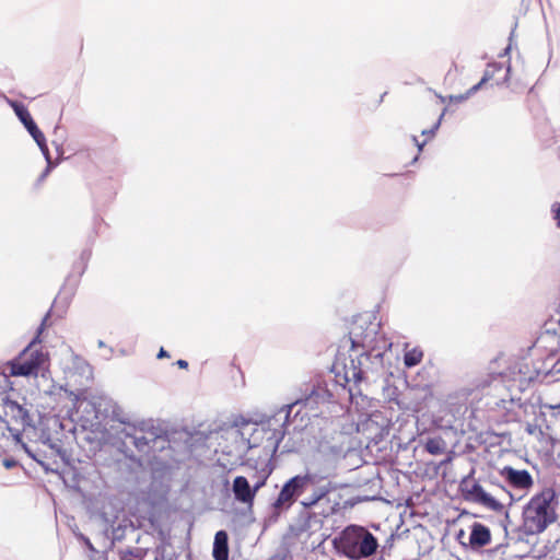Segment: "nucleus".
I'll use <instances>...</instances> for the list:
<instances>
[{
    "instance_id": "f257e3e1",
    "label": "nucleus",
    "mask_w": 560,
    "mask_h": 560,
    "mask_svg": "<svg viewBox=\"0 0 560 560\" xmlns=\"http://www.w3.org/2000/svg\"><path fill=\"white\" fill-rule=\"evenodd\" d=\"M160 441L167 442L159 428H147L144 423L141 427L132 425L121 431L119 451L131 462L130 466L140 469L145 462H151V453L155 452V445Z\"/></svg>"
},
{
    "instance_id": "f03ea898",
    "label": "nucleus",
    "mask_w": 560,
    "mask_h": 560,
    "mask_svg": "<svg viewBox=\"0 0 560 560\" xmlns=\"http://www.w3.org/2000/svg\"><path fill=\"white\" fill-rule=\"evenodd\" d=\"M559 500L553 488H544L530 498L523 509V523L517 528L520 534L537 535L557 521Z\"/></svg>"
},
{
    "instance_id": "7ed1b4c3",
    "label": "nucleus",
    "mask_w": 560,
    "mask_h": 560,
    "mask_svg": "<svg viewBox=\"0 0 560 560\" xmlns=\"http://www.w3.org/2000/svg\"><path fill=\"white\" fill-rule=\"evenodd\" d=\"M325 477L312 472L308 469L304 474L289 478L281 487L277 498L268 506L265 523L275 524L280 516L287 513L311 486L325 481Z\"/></svg>"
},
{
    "instance_id": "20e7f679",
    "label": "nucleus",
    "mask_w": 560,
    "mask_h": 560,
    "mask_svg": "<svg viewBox=\"0 0 560 560\" xmlns=\"http://www.w3.org/2000/svg\"><path fill=\"white\" fill-rule=\"evenodd\" d=\"M332 546L337 553L351 560H361L377 551L378 540L364 526L351 524L332 539Z\"/></svg>"
},
{
    "instance_id": "39448f33",
    "label": "nucleus",
    "mask_w": 560,
    "mask_h": 560,
    "mask_svg": "<svg viewBox=\"0 0 560 560\" xmlns=\"http://www.w3.org/2000/svg\"><path fill=\"white\" fill-rule=\"evenodd\" d=\"M57 299L58 298L55 299L54 304L42 319V323L37 328L36 336L19 353L16 358L8 362L11 376H37L39 370L43 369L44 365L48 362V353L44 352L42 349L35 348V346L37 343H40L42 341L40 334L46 327V323L51 314L52 307L55 306Z\"/></svg>"
},
{
    "instance_id": "423d86ee",
    "label": "nucleus",
    "mask_w": 560,
    "mask_h": 560,
    "mask_svg": "<svg viewBox=\"0 0 560 560\" xmlns=\"http://www.w3.org/2000/svg\"><path fill=\"white\" fill-rule=\"evenodd\" d=\"M334 395L328 389L327 384L325 383H316L306 387L305 393L301 395L294 402L287 406V413L284 416V421L279 424V428L272 429L271 436L268 438L269 441H272L273 452L277 451L280 442L283 440L285 435V423L289 421L291 413L294 408L298 406H303L304 408L310 409L311 411H316L320 405L328 404L332 400Z\"/></svg>"
},
{
    "instance_id": "0eeeda50",
    "label": "nucleus",
    "mask_w": 560,
    "mask_h": 560,
    "mask_svg": "<svg viewBox=\"0 0 560 560\" xmlns=\"http://www.w3.org/2000/svg\"><path fill=\"white\" fill-rule=\"evenodd\" d=\"M36 440L43 442V445L47 447L46 450H40L38 447H34L33 445H28L27 443L20 442L22 448L25 453L37 464H39L46 472H58L59 463L57 458H60L62 463L68 462L67 451L63 450L59 444L51 443L50 438L42 432L39 435L35 436Z\"/></svg>"
},
{
    "instance_id": "6e6552de",
    "label": "nucleus",
    "mask_w": 560,
    "mask_h": 560,
    "mask_svg": "<svg viewBox=\"0 0 560 560\" xmlns=\"http://www.w3.org/2000/svg\"><path fill=\"white\" fill-rule=\"evenodd\" d=\"M4 412L10 418L8 430L16 442H21L23 435H26L28 440L37 436L34 418L24 406L14 400L7 399L4 401Z\"/></svg>"
},
{
    "instance_id": "1a4fd4ad",
    "label": "nucleus",
    "mask_w": 560,
    "mask_h": 560,
    "mask_svg": "<svg viewBox=\"0 0 560 560\" xmlns=\"http://www.w3.org/2000/svg\"><path fill=\"white\" fill-rule=\"evenodd\" d=\"M475 469L463 477L458 485V491L466 502L477 503L487 509L501 513L504 510V505L488 493L478 480L474 479Z\"/></svg>"
},
{
    "instance_id": "9d476101",
    "label": "nucleus",
    "mask_w": 560,
    "mask_h": 560,
    "mask_svg": "<svg viewBox=\"0 0 560 560\" xmlns=\"http://www.w3.org/2000/svg\"><path fill=\"white\" fill-rule=\"evenodd\" d=\"M374 357L376 360L383 359V353H372L370 351L362 352L359 358L353 359L350 358L349 364L345 363L342 366L343 373L336 372L335 378L336 383L340 384L342 387L346 386V384H349L351 381L353 382V385L349 387L348 392L351 397V399L357 394H361L360 389L358 388L359 383L363 381L364 378V370H363V360H370L371 357Z\"/></svg>"
},
{
    "instance_id": "9b49d317",
    "label": "nucleus",
    "mask_w": 560,
    "mask_h": 560,
    "mask_svg": "<svg viewBox=\"0 0 560 560\" xmlns=\"http://www.w3.org/2000/svg\"><path fill=\"white\" fill-rule=\"evenodd\" d=\"M10 105L12 106L15 115L20 119V121L24 125L28 133L32 136V138L37 143L40 152L43 153L44 158H49V149L46 142V138L44 133L40 131V129L37 127L36 122L32 118L28 109L26 106L18 101L10 102Z\"/></svg>"
},
{
    "instance_id": "f8f14e48",
    "label": "nucleus",
    "mask_w": 560,
    "mask_h": 560,
    "mask_svg": "<svg viewBox=\"0 0 560 560\" xmlns=\"http://www.w3.org/2000/svg\"><path fill=\"white\" fill-rule=\"evenodd\" d=\"M312 493L300 501L302 508L311 511L322 500H324L330 492L337 489V485L330 480L323 482L319 481L315 486H311Z\"/></svg>"
},
{
    "instance_id": "ddd939ff",
    "label": "nucleus",
    "mask_w": 560,
    "mask_h": 560,
    "mask_svg": "<svg viewBox=\"0 0 560 560\" xmlns=\"http://www.w3.org/2000/svg\"><path fill=\"white\" fill-rule=\"evenodd\" d=\"M491 542V532L489 527L481 523H474L470 526L469 542L460 541V545L465 548L470 547L472 550H478Z\"/></svg>"
},
{
    "instance_id": "4468645a",
    "label": "nucleus",
    "mask_w": 560,
    "mask_h": 560,
    "mask_svg": "<svg viewBox=\"0 0 560 560\" xmlns=\"http://www.w3.org/2000/svg\"><path fill=\"white\" fill-rule=\"evenodd\" d=\"M500 474L512 487L517 489H528L534 482L532 475L526 469L517 470L511 466H505L500 470Z\"/></svg>"
},
{
    "instance_id": "2eb2a0df",
    "label": "nucleus",
    "mask_w": 560,
    "mask_h": 560,
    "mask_svg": "<svg viewBox=\"0 0 560 560\" xmlns=\"http://www.w3.org/2000/svg\"><path fill=\"white\" fill-rule=\"evenodd\" d=\"M232 492L234 494V499L237 502L247 504L248 506L253 505L256 495L246 477L236 476L234 478L232 485Z\"/></svg>"
},
{
    "instance_id": "dca6fc26",
    "label": "nucleus",
    "mask_w": 560,
    "mask_h": 560,
    "mask_svg": "<svg viewBox=\"0 0 560 560\" xmlns=\"http://www.w3.org/2000/svg\"><path fill=\"white\" fill-rule=\"evenodd\" d=\"M316 517L317 515L315 512L301 508L298 515L290 524L289 532L295 537L301 536L311 529L312 522L316 520Z\"/></svg>"
},
{
    "instance_id": "f3484780",
    "label": "nucleus",
    "mask_w": 560,
    "mask_h": 560,
    "mask_svg": "<svg viewBox=\"0 0 560 560\" xmlns=\"http://www.w3.org/2000/svg\"><path fill=\"white\" fill-rule=\"evenodd\" d=\"M90 404L95 411V418H117L116 404L106 396H92Z\"/></svg>"
},
{
    "instance_id": "a211bd4d",
    "label": "nucleus",
    "mask_w": 560,
    "mask_h": 560,
    "mask_svg": "<svg viewBox=\"0 0 560 560\" xmlns=\"http://www.w3.org/2000/svg\"><path fill=\"white\" fill-rule=\"evenodd\" d=\"M212 557L214 560H229V535L223 529L214 535Z\"/></svg>"
},
{
    "instance_id": "6ab92c4d",
    "label": "nucleus",
    "mask_w": 560,
    "mask_h": 560,
    "mask_svg": "<svg viewBox=\"0 0 560 560\" xmlns=\"http://www.w3.org/2000/svg\"><path fill=\"white\" fill-rule=\"evenodd\" d=\"M502 69H503V65L500 62L488 63L487 69L485 70L481 80L477 84H475L474 86H471L470 89H468L466 91L467 95L470 97L471 95L477 93L485 83H487L489 80H491L494 77L497 71H501Z\"/></svg>"
},
{
    "instance_id": "aec40b11",
    "label": "nucleus",
    "mask_w": 560,
    "mask_h": 560,
    "mask_svg": "<svg viewBox=\"0 0 560 560\" xmlns=\"http://www.w3.org/2000/svg\"><path fill=\"white\" fill-rule=\"evenodd\" d=\"M424 448L431 455H442L446 451V442L441 436L428 438Z\"/></svg>"
},
{
    "instance_id": "412c9836",
    "label": "nucleus",
    "mask_w": 560,
    "mask_h": 560,
    "mask_svg": "<svg viewBox=\"0 0 560 560\" xmlns=\"http://www.w3.org/2000/svg\"><path fill=\"white\" fill-rule=\"evenodd\" d=\"M423 352L419 348H413L407 351L404 355V364L406 368H413L421 362Z\"/></svg>"
},
{
    "instance_id": "4be33fe9",
    "label": "nucleus",
    "mask_w": 560,
    "mask_h": 560,
    "mask_svg": "<svg viewBox=\"0 0 560 560\" xmlns=\"http://www.w3.org/2000/svg\"><path fill=\"white\" fill-rule=\"evenodd\" d=\"M74 536L75 538L81 542L83 544L86 549L90 551L89 553V558L90 560H96L95 559V556L98 553L97 549L93 546V544L91 542L90 538L86 537L84 534L80 533V532H74Z\"/></svg>"
},
{
    "instance_id": "5701e85b",
    "label": "nucleus",
    "mask_w": 560,
    "mask_h": 560,
    "mask_svg": "<svg viewBox=\"0 0 560 560\" xmlns=\"http://www.w3.org/2000/svg\"><path fill=\"white\" fill-rule=\"evenodd\" d=\"M145 553L139 548L127 549L120 555V560H142V556H145Z\"/></svg>"
},
{
    "instance_id": "b1692460",
    "label": "nucleus",
    "mask_w": 560,
    "mask_h": 560,
    "mask_svg": "<svg viewBox=\"0 0 560 560\" xmlns=\"http://www.w3.org/2000/svg\"><path fill=\"white\" fill-rule=\"evenodd\" d=\"M515 405V400L513 398L510 399H500L495 401V407L498 409H502L505 411L506 417H511Z\"/></svg>"
},
{
    "instance_id": "393cba45",
    "label": "nucleus",
    "mask_w": 560,
    "mask_h": 560,
    "mask_svg": "<svg viewBox=\"0 0 560 560\" xmlns=\"http://www.w3.org/2000/svg\"><path fill=\"white\" fill-rule=\"evenodd\" d=\"M267 560H291L289 548L280 546Z\"/></svg>"
},
{
    "instance_id": "a878e982",
    "label": "nucleus",
    "mask_w": 560,
    "mask_h": 560,
    "mask_svg": "<svg viewBox=\"0 0 560 560\" xmlns=\"http://www.w3.org/2000/svg\"><path fill=\"white\" fill-rule=\"evenodd\" d=\"M125 536V526L119 524L117 527L113 528V541L121 540Z\"/></svg>"
},
{
    "instance_id": "bb28decb",
    "label": "nucleus",
    "mask_w": 560,
    "mask_h": 560,
    "mask_svg": "<svg viewBox=\"0 0 560 560\" xmlns=\"http://www.w3.org/2000/svg\"><path fill=\"white\" fill-rule=\"evenodd\" d=\"M45 160L47 162V166L38 177L37 183H42L52 168L51 156L49 155V158H45Z\"/></svg>"
},
{
    "instance_id": "cd10ccee",
    "label": "nucleus",
    "mask_w": 560,
    "mask_h": 560,
    "mask_svg": "<svg viewBox=\"0 0 560 560\" xmlns=\"http://www.w3.org/2000/svg\"><path fill=\"white\" fill-rule=\"evenodd\" d=\"M442 117L443 114L440 116L439 120L432 126V128L422 130V136H433L441 125Z\"/></svg>"
},
{
    "instance_id": "c85d7f7f",
    "label": "nucleus",
    "mask_w": 560,
    "mask_h": 560,
    "mask_svg": "<svg viewBox=\"0 0 560 560\" xmlns=\"http://www.w3.org/2000/svg\"><path fill=\"white\" fill-rule=\"evenodd\" d=\"M90 257H91V250H89V249H84V250L81 253V255H80V261H81V264H82V271H81V273L84 271V269H85V267H86V264H88V261H89Z\"/></svg>"
},
{
    "instance_id": "c756f323",
    "label": "nucleus",
    "mask_w": 560,
    "mask_h": 560,
    "mask_svg": "<svg viewBox=\"0 0 560 560\" xmlns=\"http://www.w3.org/2000/svg\"><path fill=\"white\" fill-rule=\"evenodd\" d=\"M268 475H265L262 478L258 479L254 486H252L254 493L256 494L258 490L265 486Z\"/></svg>"
},
{
    "instance_id": "7c9ffc66",
    "label": "nucleus",
    "mask_w": 560,
    "mask_h": 560,
    "mask_svg": "<svg viewBox=\"0 0 560 560\" xmlns=\"http://www.w3.org/2000/svg\"><path fill=\"white\" fill-rule=\"evenodd\" d=\"M552 212L555 214V220H557V225L560 228V202H555L552 205Z\"/></svg>"
},
{
    "instance_id": "2f4dec72",
    "label": "nucleus",
    "mask_w": 560,
    "mask_h": 560,
    "mask_svg": "<svg viewBox=\"0 0 560 560\" xmlns=\"http://www.w3.org/2000/svg\"><path fill=\"white\" fill-rule=\"evenodd\" d=\"M468 98H469V96L467 95V93H466V92H465L464 94L451 95V96H450V100H451L452 102H456V103H462V102H464V101H466V100H468Z\"/></svg>"
},
{
    "instance_id": "473e14b6",
    "label": "nucleus",
    "mask_w": 560,
    "mask_h": 560,
    "mask_svg": "<svg viewBox=\"0 0 560 560\" xmlns=\"http://www.w3.org/2000/svg\"><path fill=\"white\" fill-rule=\"evenodd\" d=\"M154 555V560H165V549L163 547H158Z\"/></svg>"
},
{
    "instance_id": "72a5a7b5",
    "label": "nucleus",
    "mask_w": 560,
    "mask_h": 560,
    "mask_svg": "<svg viewBox=\"0 0 560 560\" xmlns=\"http://www.w3.org/2000/svg\"><path fill=\"white\" fill-rule=\"evenodd\" d=\"M510 73H511V65L508 63L505 74H504L502 81L497 82V84L508 83L510 80Z\"/></svg>"
},
{
    "instance_id": "f704fd0d",
    "label": "nucleus",
    "mask_w": 560,
    "mask_h": 560,
    "mask_svg": "<svg viewBox=\"0 0 560 560\" xmlns=\"http://www.w3.org/2000/svg\"><path fill=\"white\" fill-rule=\"evenodd\" d=\"M514 32H515V28H513V30H512V32H511V34H510V37H509L510 44H509V45H508V47L504 49L503 54H500V56H501V57H502V56H505V55H508V54L510 52L511 47H512L511 42H512V39H513Z\"/></svg>"
},
{
    "instance_id": "c9c22d12",
    "label": "nucleus",
    "mask_w": 560,
    "mask_h": 560,
    "mask_svg": "<svg viewBox=\"0 0 560 560\" xmlns=\"http://www.w3.org/2000/svg\"><path fill=\"white\" fill-rule=\"evenodd\" d=\"M412 141H413V143L418 147V150H419V151H421V150H422V148H423V147H424V144H425V141H423V142H419L418 137H417V136H412Z\"/></svg>"
},
{
    "instance_id": "e433bc0d",
    "label": "nucleus",
    "mask_w": 560,
    "mask_h": 560,
    "mask_svg": "<svg viewBox=\"0 0 560 560\" xmlns=\"http://www.w3.org/2000/svg\"><path fill=\"white\" fill-rule=\"evenodd\" d=\"M176 365L179 369H187L188 368V362L186 360L179 359V360H177Z\"/></svg>"
},
{
    "instance_id": "4c0bfd02",
    "label": "nucleus",
    "mask_w": 560,
    "mask_h": 560,
    "mask_svg": "<svg viewBox=\"0 0 560 560\" xmlns=\"http://www.w3.org/2000/svg\"><path fill=\"white\" fill-rule=\"evenodd\" d=\"M156 357H158V359H162V358H168L170 354L164 348H161Z\"/></svg>"
},
{
    "instance_id": "58836bf2",
    "label": "nucleus",
    "mask_w": 560,
    "mask_h": 560,
    "mask_svg": "<svg viewBox=\"0 0 560 560\" xmlns=\"http://www.w3.org/2000/svg\"><path fill=\"white\" fill-rule=\"evenodd\" d=\"M350 335H352V332H350ZM350 341H351V349H355L357 347H359V341L354 338H352V336L349 337Z\"/></svg>"
},
{
    "instance_id": "ea45409f",
    "label": "nucleus",
    "mask_w": 560,
    "mask_h": 560,
    "mask_svg": "<svg viewBox=\"0 0 560 560\" xmlns=\"http://www.w3.org/2000/svg\"><path fill=\"white\" fill-rule=\"evenodd\" d=\"M3 464L7 468H11V467L15 466V460L14 459H4Z\"/></svg>"
},
{
    "instance_id": "a19ab883",
    "label": "nucleus",
    "mask_w": 560,
    "mask_h": 560,
    "mask_svg": "<svg viewBox=\"0 0 560 560\" xmlns=\"http://www.w3.org/2000/svg\"><path fill=\"white\" fill-rule=\"evenodd\" d=\"M465 536V532L464 529H460L457 535H456V538L460 541V538Z\"/></svg>"
},
{
    "instance_id": "79ce46f5",
    "label": "nucleus",
    "mask_w": 560,
    "mask_h": 560,
    "mask_svg": "<svg viewBox=\"0 0 560 560\" xmlns=\"http://www.w3.org/2000/svg\"><path fill=\"white\" fill-rule=\"evenodd\" d=\"M548 407H549L550 409H558V410H560V405H557V406H551V405H550V406H548Z\"/></svg>"
},
{
    "instance_id": "37998d69",
    "label": "nucleus",
    "mask_w": 560,
    "mask_h": 560,
    "mask_svg": "<svg viewBox=\"0 0 560 560\" xmlns=\"http://www.w3.org/2000/svg\"><path fill=\"white\" fill-rule=\"evenodd\" d=\"M98 347H104V342L102 340L98 341Z\"/></svg>"
},
{
    "instance_id": "c03bdc74",
    "label": "nucleus",
    "mask_w": 560,
    "mask_h": 560,
    "mask_svg": "<svg viewBox=\"0 0 560 560\" xmlns=\"http://www.w3.org/2000/svg\"><path fill=\"white\" fill-rule=\"evenodd\" d=\"M524 380L532 381V380H533V376L524 377Z\"/></svg>"
},
{
    "instance_id": "a18cd8bd",
    "label": "nucleus",
    "mask_w": 560,
    "mask_h": 560,
    "mask_svg": "<svg viewBox=\"0 0 560 560\" xmlns=\"http://www.w3.org/2000/svg\"><path fill=\"white\" fill-rule=\"evenodd\" d=\"M301 409L296 410L294 413V417H296L300 413Z\"/></svg>"
}]
</instances>
